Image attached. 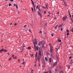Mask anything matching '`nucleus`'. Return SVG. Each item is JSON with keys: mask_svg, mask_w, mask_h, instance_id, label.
<instances>
[{"mask_svg": "<svg viewBox=\"0 0 73 73\" xmlns=\"http://www.w3.org/2000/svg\"><path fill=\"white\" fill-rule=\"evenodd\" d=\"M41 51L40 50H39L38 55V60L39 62H40V59L41 58Z\"/></svg>", "mask_w": 73, "mask_h": 73, "instance_id": "obj_1", "label": "nucleus"}, {"mask_svg": "<svg viewBox=\"0 0 73 73\" xmlns=\"http://www.w3.org/2000/svg\"><path fill=\"white\" fill-rule=\"evenodd\" d=\"M42 44V48H44V45H45V42L44 41L42 40V41L38 43V45H41Z\"/></svg>", "mask_w": 73, "mask_h": 73, "instance_id": "obj_2", "label": "nucleus"}, {"mask_svg": "<svg viewBox=\"0 0 73 73\" xmlns=\"http://www.w3.org/2000/svg\"><path fill=\"white\" fill-rule=\"evenodd\" d=\"M40 5H37L36 6V9H38L39 11H40V12H41V13H42V11H41L40 9Z\"/></svg>", "mask_w": 73, "mask_h": 73, "instance_id": "obj_3", "label": "nucleus"}, {"mask_svg": "<svg viewBox=\"0 0 73 73\" xmlns=\"http://www.w3.org/2000/svg\"><path fill=\"white\" fill-rule=\"evenodd\" d=\"M67 18V16H66V15H65V17H64L63 18V21H64L65 20H66V18Z\"/></svg>", "mask_w": 73, "mask_h": 73, "instance_id": "obj_4", "label": "nucleus"}, {"mask_svg": "<svg viewBox=\"0 0 73 73\" xmlns=\"http://www.w3.org/2000/svg\"><path fill=\"white\" fill-rule=\"evenodd\" d=\"M38 13L39 15V16H40L41 18H42V15H41V13H40V12H39L38 11Z\"/></svg>", "mask_w": 73, "mask_h": 73, "instance_id": "obj_5", "label": "nucleus"}, {"mask_svg": "<svg viewBox=\"0 0 73 73\" xmlns=\"http://www.w3.org/2000/svg\"><path fill=\"white\" fill-rule=\"evenodd\" d=\"M25 46H23V47L21 49V50H22L21 52H23V50H24V47H25Z\"/></svg>", "mask_w": 73, "mask_h": 73, "instance_id": "obj_6", "label": "nucleus"}, {"mask_svg": "<svg viewBox=\"0 0 73 73\" xmlns=\"http://www.w3.org/2000/svg\"><path fill=\"white\" fill-rule=\"evenodd\" d=\"M57 65V62H56L54 64L53 67H54V66L55 65Z\"/></svg>", "mask_w": 73, "mask_h": 73, "instance_id": "obj_7", "label": "nucleus"}, {"mask_svg": "<svg viewBox=\"0 0 73 73\" xmlns=\"http://www.w3.org/2000/svg\"><path fill=\"white\" fill-rule=\"evenodd\" d=\"M62 25H63V24L62 23L61 24H60L58 26V27H59V28H60V27H61L62 26Z\"/></svg>", "mask_w": 73, "mask_h": 73, "instance_id": "obj_8", "label": "nucleus"}, {"mask_svg": "<svg viewBox=\"0 0 73 73\" xmlns=\"http://www.w3.org/2000/svg\"><path fill=\"white\" fill-rule=\"evenodd\" d=\"M12 57H13V58H14V59H16V58H17L16 57V56L14 57V55H12Z\"/></svg>", "mask_w": 73, "mask_h": 73, "instance_id": "obj_9", "label": "nucleus"}, {"mask_svg": "<svg viewBox=\"0 0 73 73\" xmlns=\"http://www.w3.org/2000/svg\"><path fill=\"white\" fill-rule=\"evenodd\" d=\"M34 48L35 49V50H36V44H35V43H34Z\"/></svg>", "mask_w": 73, "mask_h": 73, "instance_id": "obj_10", "label": "nucleus"}, {"mask_svg": "<svg viewBox=\"0 0 73 73\" xmlns=\"http://www.w3.org/2000/svg\"><path fill=\"white\" fill-rule=\"evenodd\" d=\"M53 50V49L52 48H50V51L51 53H52V50Z\"/></svg>", "mask_w": 73, "mask_h": 73, "instance_id": "obj_11", "label": "nucleus"}, {"mask_svg": "<svg viewBox=\"0 0 73 73\" xmlns=\"http://www.w3.org/2000/svg\"><path fill=\"white\" fill-rule=\"evenodd\" d=\"M33 7L34 8V11L35 12L36 11V9H35V4H34V5H33Z\"/></svg>", "mask_w": 73, "mask_h": 73, "instance_id": "obj_12", "label": "nucleus"}, {"mask_svg": "<svg viewBox=\"0 0 73 73\" xmlns=\"http://www.w3.org/2000/svg\"><path fill=\"white\" fill-rule=\"evenodd\" d=\"M56 57L57 59V60H58V56H57V54H56Z\"/></svg>", "mask_w": 73, "mask_h": 73, "instance_id": "obj_13", "label": "nucleus"}, {"mask_svg": "<svg viewBox=\"0 0 73 73\" xmlns=\"http://www.w3.org/2000/svg\"><path fill=\"white\" fill-rule=\"evenodd\" d=\"M49 60L50 62H52V59L51 58H50L49 59Z\"/></svg>", "mask_w": 73, "mask_h": 73, "instance_id": "obj_14", "label": "nucleus"}, {"mask_svg": "<svg viewBox=\"0 0 73 73\" xmlns=\"http://www.w3.org/2000/svg\"><path fill=\"white\" fill-rule=\"evenodd\" d=\"M45 58L46 61H48V58H47L46 57H45Z\"/></svg>", "mask_w": 73, "mask_h": 73, "instance_id": "obj_15", "label": "nucleus"}, {"mask_svg": "<svg viewBox=\"0 0 73 73\" xmlns=\"http://www.w3.org/2000/svg\"><path fill=\"white\" fill-rule=\"evenodd\" d=\"M36 50H38V46H36Z\"/></svg>", "mask_w": 73, "mask_h": 73, "instance_id": "obj_16", "label": "nucleus"}, {"mask_svg": "<svg viewBox=\"0 0 73 73\" xmlns=\"http://www.w3.org/2000/svg\"><path fill=\"white\" fill-rule=\"evenodd\" d=\"M48 4H46V7L47 8V9H48Z\"/></svg>", "mask_w": 73, "mask_h": 73, "instance_id": "obj_17", "label": "nucleus"}, {"mask_svg": "<svg viewBox=\"0 0 73 73\" xmlns=\"http://www.w3.org/2000/svg\"><path fill=\"white\" fill-rule=\"evenodd\" d=\"M59 68H60V69H62L63 68L62 67V66H59Z\"/></svg>", "mask_w": 73, "mask_h": 73, "instance_id": "obj_18", "label": "nucleus"}, {"mask_svg": "<svg viewBox=\"0 0 73 73\" xmlns=\"http://www.w3.org/2000/svg\"><path fill=\"white\" fill-rule=\"evenodd\" d=\"M64 5H65V6H67V5H66V3L65 2H64Z\"/></svg>", "mask_w": 73, "mask_h": 73, "instance_id": "obj_19", "label": "nucleus"}, {"mask_svg": "<svg viewBox=\"0 0 73 73\" xmlns=\"http://www.w3.org/2000/svg\"><path fill=\"white\" fill-rule=\"evenodd\" d=\"M31 1H32V3L33 4V5H34V2H33V1L32 0H31Z\"/></svg>", "mask_w": 73, "mask_h": 73, "instance_id": "obj_20", "label": "nucleus"}, {"mask_svg": "<svg viewBox=\"0 0 73 73\" xmlns=\"http://www.w3.org/2000/svg\"><path fill=\"white\" fill-rule=\"evenodd\" d=\"M33 54H32L31 55V57H33Z\"/></svg>", "mask_w": 73, "mask_h": 73, "instance_id": "obj_21", "label": "nucleus"}, {"mask_svg": "<svg viewBox=\"0 0 73 73\" xmlns=\"http://www.w3.org/2000/svg\"><path fill=\"white\" fill-rule=\"evenodd\" d=\"M70 34V33H67V36H69V35Z\"/></svg>", "mask_w": 73, "mask_h": 73, "instance_id": "obj_22", "label": "nucleus"}, {"mask_svg": "<svg viewBox=\"0 0 73 73\" xmlns=\"http://www.w3.org/2000/svg\"><path fill=\"white\" fill-rule=\"evenodd\" d=\"M31 9H32V11H33V13H34V11H33V8L31 7Z\"/></svg>", "mask_w": 73, "mask_h": 73, "instance_id": "obj_23", "label": "nucleus"}, {"mask_svg": "<svg viewBox=\"0 0 73 73\" xmlns=\"http://www.w3.org/2000/svg\"><path fill=\"white\" fill-rule=\"evenodd\" d=\"M16 8L17 9H18V6L17 5H16Z\"/></svg>", "mask_w": 73, "mask_h": 73, "instance_id": "obj_24", "label": "nucleus"}, {"mask_svg": "<svg viewBox=\"0 0 73 73\" xmlns=\"http://www.w3.org/2000/svg\"><path fill=\"white\" fill-rule=\"evenodd\" d=\"M51 56L52 57V58H54V57H53V54H51Z\"/></svg>", "mask_w": 73, "mask_h": 73, "instance_id": "obj_25", "label": "nucleus"}, {"mask_svg": "<svg viewBox=\"0 0 73 73\" xmlns=\"http://www.w3.org/2000/svg\"><path fill=\"white\" fill-rule=\"evenodd\" d=\"M60 73H64V72L62 71H61L60 72Z\"/></svg>", "mask_w": 73, "mask_h": 73, "instance_id": "obj_26", "label": "nucleus"}, {"mask_svg": "<svg viewBox=\"0 0 73 73\" xmlns=\"http://www.w3.org/2000/svg\"><path fill=\"white\" fill-rule=\"evenodd\" d=\"M1 50L2 51V52H4V49L3 48L2 49H1Z\"/></svg>", "mask_w": 73, "mask_h": 73, "instance_id": "obj_27", "label": "nucleus"}, {"mask_svg": "<svg viewBox=\"0 0 73 73\" xmlns=\"http://www.w3.org/2000/svg\"><path fill=\"white\" fill-rule=\"evenodd\" d=\"M28 48L29 49H31V47H30L29 46L28 47Z\"/></svg>", "mask_w": 73, "mask_h": 73, "instance_id": "obj_28", "label": "nucleus"}, {"mask_svg": "<svg viewBox=\"0 0 73 73\" xmlns=\"http://www.w3.org/2000/svg\"><path fill=\"white\" fill-rule=\"evenodd\" d=\"M9 7H10V6H11V5H12V4H11V3H9Z\"/></svg>", "mask_w": 73, "mask_h": 73, "instance_id": "obj_29", "label": "nucleus"}, {"mask_svg": "<svg viewBox=\"0 0 73 73\" xmlns=\"http://www.w3.org/2000/svg\"><path fill=\"white\" fill-rule=\"evenodd\" d=\"M57 26H58V25H57L55 27V29H56L57 28Z\"/></svg>", "mask_w": 73, "mask_h": 73, "instance_id": "obj_30", "label": "nucleus"}, {"mask_svg": "<svg viewBox=\"0 0 73 73\" xmlns=\"http://www.w3.org/2000/svg\"><path fill=\"white\" fill-rule=\"evenodd\" d=\"M58 41L59 42H61V40H58Z\"/></svg>", "mask_w": 73, "mask_h": 73, "instance_id": "obj_31", "label": "nucleus"}, {"mask_svg": "<svg viewBox=\"0 0 73 73\" xmlns=\"http://www.w3.org/2000/svg\"><path fill=\"white\" fill-rule=\"evenodd\" d=\"M27 25H25L24 27V28H25V27H27Z\"/></svg>", "mask_w": 73, "mask_h": 73, "instance_id": "obj_32", "label": "nucleus"}, {"mask_svg": "<svg viewBox=\"0 0 73 73\" xmlns=\"http://www.w3.org/2000/svg\"><path fill=\"white\" fill-rule=\"evenodd\" d=\"M30 32H31V33H32V32H31V29H29V30Z\"/></svg>", "mask_w": 73, "mask_h": 73, "instance_id": "obj_33", "label": "nucleus"}, {"mask_svg": "<svg viewBox=\"0 0 73 73\" xmlns=\"http://www.w3.org/2000/svg\"><path fill=\"white\" fill-rule=\"evenodd\" d=\"M11 59H12V58H9V61H11Z\"/></svg>", "mask_w": 73, "mask_h": 73, "instance_id": "obj_34", "label": "nucleus"}, {"mask_svg": "<svg viewBox=\"0 0 73 73\" xmlns=\"http://www.w3.org/2000/svg\"><path fill=\"white\" fill-rule=\"evenodd\" d=\"M42 8H44V9H45V8H45V7H44V6L42 7Z\"/></svg>", "mask_w": 73, "mask_h": 73, "instance_id": "obj_35", "label": "nucleus"}, {"mask_svg": "<svg viewBox=\"0 0 73 73\" xmlns=\"http://www.w3.org/2000/svg\"><path fill=\"white\" fill-rule=\"evenodd\" d=\"M33 69H32L31 70V73H33Z\"/></svg>", "mask_w": 73, "mask_h": 73, "instance_id": "obj_36", "label": "nucleus"}, {"mask_svg": "<svg viewBox=\"0 0 73 73\" xmlns=\"http://www.w3.org/2000/svg\"><path fill=\"white\" fill-rule=\"evenodd\" d=\"M34 40L35 42H37V40H36V39H34Z\"/></svg>", "mask_w": 73, "mask_h": 73, "instance_id": "obj_37", "label": "nucleus"}, {"mask_svg": "<svg viewBox=\"0 0 73 73\" xmlns=\"http://www.w3.org/2000/svg\"><path fill=\"white\" fill-rule=\"evenodd\" d=\"M63 31V28H62L61 29V31Z\"/></svg>", "mask_w": 73, "mask_h": 73, "instance_id": "obj_38", "label": "nucleus"}, {"mask_svg": "<svg viewBox=\"0 0 73 73\" xmlns=\"http://www.w3.org/2000/svg\"><path fill=\"white\" fill-rule=\"evenodd\" d=\"M66 31H67V32L68 33V32H69V30L68 29L66 30Z\"/></svg>", "mask_w": 73, "mask_h": 73, "instance_id": "obj_39", "label": "nucleus"}, {"mask_svg": "<svg viewBox=\"0 0 73 73\" xmlns=\"http://www.w3.org/2000/svg\"><path fill=\"white\" fill-rule=\"evenodd\" d=\"M13 5L14 6V7H16V4L15 3Z\"/></svg>", "mask_w": 73, "mask_h": 73, "instance_id": "obj_40", "label": "nucleus"}, {"mask_svg": "<svg viewBox=\"0 0 73 73\" xmlns=\"http://www.w3.org/2000/svg\"><path fill=\"white\" fill-rule=\"evenodd\" d=\"M73 62H70V64H72V63H73Z\"/></svg>", "mask_w": 73, "mask_h": 73, "instance_id": "obj_41", "label": "nucleus"}, {"mask_svg": "<svg viewBox=\"0 0 73 73\" xmlns=\"http://www.w3.org/2000/svg\"><path fill=\"white\" fill-rule=\"evenodd\" d=\"M70 19H71V21H72V20H73V19H72V18H71H71H70Z\"/></svg>", "mask_w": 73, "mask_h": 73, "instance_id": "obj_42", "label": "nucleus"}, {"mask_svg": "<svg viewBox=\"0 0 73 73\" xmlns=\"http://www.w3.org/2000/svg\"><path fill=\"white\" fill-rule=\"evenodd\" d=\"M45 25H46V26H47V23H45Z\"/></svg>", "mask_w": 73, "mask_h": 73, "instance_id": "obj_43", "label": "nucleus"}, {"mask_svg": "<svg viewBox=\"0 0 73 73\" xmlns=\"http://www.w3.org/2000/svg\"><path fill=\"white\" fill-rule=\"evenodd\" d=\"M10 1H11L12 2L14 0H10Z\"/></svg>", "mask_w": 73, "mask_h": 73, "instance_id": "obj_44", "label": "nucleus"}, {"mask_svg": "<svg viewBox=\"0 0 73 73\" xmlns=\"http://www.w3.org/2000/svg\"><path fill=\"white\" fill-rule=\"evenodd\" d=\"M51 35H52V36H54V35H53V34H51Z\"/></svg>", "mask_w": 73, "mask_h": 73, "instance_id": "obj_45", "label": "nucleus"}, {"mask_svg": "<svg viewBox=\"0 0 73 73\" xmlns=\"http://www.w3.org/2000/svg\"><path fill=\"white\" fill-rule=\"evenodd\" d=\"M4 52H7V50H4Z\"/></svg>", "mask_w": 73, "mask_h": 73, "instance_id": "obj_46", "label": "nucleus"}, {"mask_svg": "<svg viewBox=\"0 0 73 73\" xmlns=\"http://www.w3.org/2000/svg\"><path fill=\"white\" fill-rule=\"evenodd\" d=\"M54 19H56V20H57V19H56V17H54Z\"/></svg>", "mask_w": 73, "mask_h": 73, "instance_id": "obj_47", "label": "nucleus"}, {"mask_svg": "<svg viewBox=\"0 0 73 73\" xmlns=\"http://www.w3.org/2000/svg\"><path fill=\"white\" fill-rule=\"evenodd\" d=\"M36 66H37V65L36 64H35L34 66H35V67H36Z\"/></svg>", "mask_w": 73, "mask_h": 73, "instance_id": "obj_48", "label": "nucleus"}, {"mask_svg": "<svg viewBox=\"0 0 73 73\" xmlns=\"http://www.w3.org/2000/svg\"><path fill=\"white\" fill-rule=\"evenodd\" d=\"M39 33H42V31H40Z\"/></svg>", "mask_w": 73, "mask_h": 73, "instance_id": "obj_49", "label": "nucleus"}, {"mask_svg": "<svg viewBox=\"0 0 73 73\" xmlns=\"http://www.w3.org/2000/svg\"><path fill=\"white\" fill-rule=\"evenodd\" d=\"M44 73H48V71L46 72H45Z\"/></svg>", "mask_w": 73, "mask_h": 73, "instance_id": "obj_50", "label": "nucleus"}, {"mask_svg": "<svg viewBox=\"0 0 73 73\" xmlns=\"http://www.w3.org/2000/svg\"><path fill=\"white\" fill-rule=\"evenodd\" d=\"M70 59L72 58V56H70L69 57Z\"/></svg>", "mask_w": 73, "mask_h": 73, "instance_id": "obj_51", "label": "nucleus"}, {"mask_svg": "<svg viewBox=\"0 0 73 73\" xmlns=\"http://www.w3.org/2000/svg\"><path fill=\"white\" fill-rule=\"evenodd\" d=\"M0 53H2V51L1 50H0Z\"/></svg>", "mask_w": 73, "mask_h": 73, "instance_id": "obj_52", "label": "nucleus"}, {"mask_svg": "<svg viewBox=\"0 0 73 73\" xmlns=\"http://www.w3.org/2000/svg\"><path fill=\"white\" fill-rule=\"evenodd\" d=\"M71 62H73V59H71Z\"/></svg>", "mask_w": 73, "mask_h": 73, "instance_id": "obj_53", "label": "nucleus"}, {"mask_svg": "<svg viewBox=\"0 0 73 73\" xmlns=\"http://www.w3.org/2000/svg\"><path fill=\"white\" fill-rule=\"evenodd\" d=\"M36 55H37V52H36Z\"/></svg>", "mask_w": 73, "mask_h": 73, "instance_id": "obj_54", "label": "nucleus"}, {"mask_svg": "<svg viewBox=\"0 0 73 73\" xmlns=\"http://www.w3.org/2000/svg\"><path fill=\"white\" fill-rule=\"evenodd\" d=\"M36 55H37V52H36Z\"/></svg>", "mask_w": 73, "mask_h": 73, "instance_id": "obj_55", "label": "nucleus"}, {"mask_svg": "<svg viewBox=\"0 0 73 73\" xmlns=\"http://www.w3.org/2000/svg\"><path fill=\"white\" fill-rule=\"evenodd\" d=\"M37 55H35V57H36V58H37Z\"/></svg>", "mask_w": 73, "mask_h": 73, "instance_id": "obj_56", "label": "nucleus"}, {"mask_svg": "<svg viewBox=\"0 0 73 73\" xmlns=\"http://www.w3.org/2000/svg\"><path fill=\"white\" fill-rule=\"evenodd\" d=\"M37 42H35V43H34V44H36V43Z\"/></svg>", "mask_w": 73, "mask_h": 73, "instance_id": "obj_57", "label": "nucleus"}, {"mask_svg": "<svg viewBox=\"0 0 73 73\" xmlns=\"http://www.w3.org/2000/svg\"><path fill=\"white\" fill-rule=\"evenodd\" d=\"M68 69H69L70 68V66H68Z\"/></svg>", "mask_w": 73, "mask_h": 73, "instance_id": "obj_58", "label": "nucleus"}, {"mask_svg": "<svg viewBox=\"0 0 73 73\" xmlns=\"http://www.w3.org/2000/svg\"><path fill=\"white\" fill-rule=\"evenodd\" d=\"M57 15H59V12H58Z\"/></svg>", "mask_w": 73, "mask_h": 73, "instance_id": "obj_59", "label": "nucleus"}, {"mask_svg": "<svg viewBox=\"0 0 73 73\" xmlns=\"http://www.w3.org/2000/svg\"><path fill=\"white\" fill-rule=\"evenodd\" d=\"M46 13V11H45L44 12V13Z\"/></svg>", "mask_w": 73, "mask_h": 73, "instance_id": "obj_60", "label": "nucleus"}, {"mask_svg": "<svg viewBox=\"0 0 73 73\" xmlns=\"http://www.w3.org/2000/svg\"><path fill=\"white\" fill-rule=\"evenodd\" d=\"M25 64V62H24L23 63H22V64Z\"/></svg>", "mask_w": 73, "mask_h": 73, "instance_id": "obj_61", "label": "nucleus"}, {"mask_svg": "<svg viewBox=\"0 0 73 73\" xmlns=\"http://www.w3.org/2000/svg\"><path fill=\"white\" fill-rule=\"evenodd\" d=\"M19 42H21V40H20H20H19Z\"/></svg>", "mask_w": 73, "mask_h": 73, "instance_id": "obj_62", "label": "nucleus"}, {"mask_svg": "<svg viewBox=\"0 0 73 73\" xmlns=\"http://www.w3.org/2000/svg\"><path fill=\"white\" fill-rule=\"evenodd\" d=\"M60 48V46H59L58 48V49H59V48Z\"/></svg>", "mask_w": 73, "mask_h": 73, "instance_id": "obj_63", "label": "nucleus"}, {"mask_svg": "<svg viewBox=\"0 0 73 73\" xmlns=\"http://www.w3.org/2000/svg\"><path fill=\"white\" fill-rule=\"evenodd\" d=\"M48 13H49V14H50H50H51L50 12H49Z\"/></svg>", "mask_w": 73, "mask_h": 73, "instance_id": "obj_64", "label": "nucleus"}]
</instances>
